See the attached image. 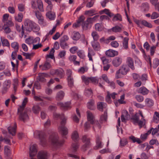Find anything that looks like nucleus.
Segmentation results:
<instances>
[{
	"instance_id": "nucleus-58",
	"label": "nucleus",
	"mask_w": 159,
	"mask_h": 159,
	"mask_svg": "<svg viewBox=\"0 0 159 159\" xmlns=\"http://www.w3.org/2000/svg\"><path fill=\"white\" fill-rule=\"evenodd\" d=\"M77 54L78 56H79L81 58L84 59L85 57L84 52L82 50L79 51L77 52Z\"/></svg>"
},
{
	"instance_id": "nucleus-10",
	"label": "nucleus",
	"mask_w": 159,
	"mask_h": 159,
	"mask_svg": "<svg viewBox=\"0 0 159 159\" xmlns=\"http://www.w3.org/2000/svg\"><path fill=\"white\" fill-rule=\"evenodd\" d=\"M93 22L92 19V18L89 17L87 19L86 21L82 24V27L83 30H87L89 28V24L92 23Z\"/></svg>"
},
{
	"instance_id": "nucleus-25",
	"label": "nucleus",
	"mask_w": 159,
	"mask_h": 159,
	"mask_svg": "<svg viewBox=\"0 0 159 159\" xmlns=\"http://www.w3.org/2000/svg\"><path fill=\"white\" fill-rule=\"evenodd\" d=\"M71 138L75 142H77L79 140L78 133L76 130L74 131L71 134Z\"/></svg>"
},
{
	"instance_id": "nucleus-57",
	"label": "nucleus",
	"mask_w": 159,
	"mask_h": 159,
	"mask_svg": "<svg viewBox=\"0 0 159 159\" xmlns=\"http://www.w3.org/2000/svg\"><path fill=\"white\" fill-rule=\"evenodd\" d=\"M98 79L96 77H90V82L93 84H98Z\"/></svg>"
},
{
	"instance_id": "nucleus-17",
	"label": "nucleus",
	"mask_w": 159,
	"mask_h": 159,
	"mask_svg": "<svg viewBox=\"0 0 159 159\" xmlns=\"http://www.w3.org/2000/svg\"><path fill=\"white\" fill-rule=\"evenodd\" d=\"M127 63L128 66L132 70H134L135 67L134 64V61L133 58L130 57H128L127 58Z\"/></svg>"
},
{
	"instance_id": "nucleus-41",
	"label": "nucleus",
	"mask_w": 159,
	"mask_h": 159,
	"mask_svg": "<svg viewBox=\"0 0 159 159\" xmlns=\"http://www.w3.org/2000/svg\"><path fill=\"white\" fill-rule=\"evenodd\" d=\"M95 55V53L93 50L89 48L88 49V57L89 58V61H93V60L92 59V56H94Z\"/></svg>"
},
{
	"instance_id": "nucleus-42",
	"label": "nucleus",
	"mask_w": 159,
	"mask_h": 159,
	"mask_svg": "<svg viewBox=\"0 0 159 159\" xmlns=\"http://www.w3.org/2000/svg\"><path fill=\"white\" fill-rule=\"evenodd\" d=\"M129 39L128 38H125L123 41V46L124 49H127L128 48V42Z\"/></svg>"
},
{
	"instance_id": "nucleus-6",
	"label": "nucleus",
	"mask_w": 159,
	"mask_h": 159,
	"mask_svg": "<svg viewBox=\"0 0 159 159\" xmlns=\"http://www.w3.org/2000/svg\"><path fill=\"white\" fill-rule=\"evenodd\" d=\"M129 69L126 65H123L120 68L116 71L115 77L117 79L121 78L120 74L122 75H125L129 71Z\"/></svg>"
},
{
	"instance_id": "nucleus-29",
	"label": "nucleus",
	"mask_w": 159,
	"mask_h": 159,
	"mask_svg": "<svg viewBox=\"0 0 159 159\" xmlns=\"http://www.w3.org/2000/svg\"><path fill=\"white\" fill-rule=\"evenodd\" d=\"M60 119L61 121L59 126H65L66 123L67 117L65 116L64 114H62Z\"/></svg>"
},
{
	"instance_id": "nucleus-24",
	"label": "nucleus",
	"mask_w": 159,
	"mask_h": 159,
	"mask_svg": "<svg viewBox=\"0 0 159 159\" xmlns=\"http://www.w3.org/2000/svg\"><path fill=\"white\" fill-rule=\"evenodd\" d=\"M51 67L50 64L48 62H46L43 65H41L39 66L41 69L43 70H46L49 69Z\"/></svg>"
},
{
	"instance_id": "nucleus-43",
	"label": "nucleus",
	"mask_w": 159,
	"mask_h": 159,
	"mask_svg": "<svg viewBox=\"0 0 159 159\" xmlns=\"http://www.w3.org/2000/svg\"><path fill=\"white\" fill-rule=\"evenodd\" d=\"M68 85L70 87H72L74 86V80L72 77H68Z\"/></svg>"
},
{
	"instance_id": "nucleus-3",
	"label": "nucleus",
	"mask_w": 159,
	"mask_h": 159,
	"mask_svg": "<svg viewBox=\"0 0 159 159\" xmlns=\"http://www.w3.org/2000/svg\"><path fill=\"white\" fill-rule=\"evenodd\" d=\"M35 138L39 139L40 140L41 144L43 146H45L47 143V140L46 138L45 133L43 131L36 130L34 134Z\"/></svg>"
},
{
	"instance_id": "nucleus-44",
	"label": "nucleus",
	"mask_w": 159,
	"mask_h": 159,
	"mask_svg": "<svg viewBox=\"0 0 159 159\" xmlns=\"http://www.w3.org/2000/svg\"><path fill=\"white\" fill-rule=\"evenodd\" d=\"M23 18V15L21 13H19L17 16L15 17V20L18 22H21Z\"/></svg>"
},
{
	"instance_id": "nucleus-18",
	"label": "nucleus",
	"mask_w": 159,
	"mask_h": 159,
	"mask_svg": "<svg viewBox=\"0 0 159 159\" xmlns=\"http://www.w3.org/2000/svg\"><path fill=\"white\" fill-rule=\"evenodd\" d=\"M58 129L61 135H66L68 133V129L65 126H59Z\"/></svg>"
},
{
	"instance_id": "nucleus-49",
	"label": "nucleus",
	"mask_w": 159,
	"mask_h": 159,
	"mask_svg": "<svg viewBox=\"0 0 159 159\" xmlns=\"http://www.w3.org/2000/svg\"><path fill=\"white\" fill-rule=\"evenodd\" d=\"M129 138L134 143L137 142L139 144H140L142 143V141H141L140 139L136 138L134 136H131Z\"/></svg>"
},
{
	"instance_id": "nucleus-52",
	"label": "nucleus",
	"mask_w": 159,
	"mask_h": 159,
	"mask_svg": "<svg viewBox=\"0 0 159 159\" xmlns=\"http://www.w3.org/2000/svg\"><path fill=\"white\" fill-rule=\"evenodd\" d=\"M32 111L34 113L38 114L40 111V108L38 106H34L33 107Z\"/></svg>"
},
{
	"instance_id": "nucleus-15",
	"label": "nucleus",
	"mask_w": 159,
	"mask_h": 159,
	"mask_svg": "<svg viewBox=\"0 0 159 159\" xmlns=\"http://www.w3.org/2000/svg\"><path fill=\"white\" fill-rule=\"evenodd\" d=\"M118 53L117 51L109 49L106 52V55L108 57H113L117 56Z\"/></svg>"
},
{
	"instance_id": "nucleus-7",
	"label": "nucleus",
	"mask_w": 159,
	"mask_h": 159,
	"mask_svg": "<svg viewBox=\"0 0 159 159\" xmlns=\"http://www.w3.org/2000/svg\"><path fill=\"white\" fill-rule=\"evenodd\" d=\"M82 141L83 143H84V144L82 146L81 148L82 151H85L90 145V139L85 135L82 137Z\"/></svg>"
},
{
	"instance_id": "nucleus-11",
	"label": "nucleus",
	"mask_w": 159,
	"mask_h": 159,
	"mask_svg": "<svg viewBox=\"0 0 159 159\" xmlns=\"http://www.w3.org/2000/svg\"><path fill=\"white\" fill-rule=\"evenodd\" d=\"M70 104L71 103L70 102H68L64 103L58 102L57 103V105L61 109L67 110L70 108Z\"/></svg>"
},
{
	"instance_id": "nucleus-31",
	"label": "nucleus",
	"mask_w": 159,
	"mask_h": 159,
	"mask_svg": "<svg viewBox=\"0 0 159 159\" xmlns=\"http://www.w3.org/2000/svg\"><path fill=\"white\" fill-rule=\"evenodd\" d=\"M96 147L97 148H101L102 147V142L101 139L98 135H97L96 137Z\"/></svg>"
},
{
	"instance_id": "nucleus-63",
	"label": "nucleus",
	"mask_w": 159,
	"mask_h": 159,
	"mask_svg": "<svg viewBox=\"0 0 159 159\" xmlns=\"http://www.w3.org/2000/svg\"><path fill=\"white\" fill-rule=\"evenodd\" d=\"M112 30L115 32H120L121 30V29L120 27L116 26L113 27Z\"/></svg>"
},
{
	"instance_id": "nucleus-60",
	"label": "nucleus",
	"mask_w": 159,
	"mask_h": 159,
	"mask_svg": "<svg viewBox=\"0 0 159 159\" xmlns=\"http://www.w3.org/2000/svg\"><path fill=\"white\" fill-rule=\"evenodd\" d=\"M38 20L39 23L43 26H45L47 25V24L44 21L43 16L41 18L38 19Z\"/></svg>"
},
{
	"instance_id": "nucleus-34",
	"label": "nucleus",
	"mask_w": 159,
	"mask_h": 159,
	"mask_svg": "<svg viewBox=\"0 0 159 159\" xmlns=\"http://www.w3.org/2000/svg\"><path fill=\"white\" fill-rule=\"evenodd\" d=\"M139 91V93L144 95L147 94L149 93V90L144 87L140 88Z\"/></svg>"
},
{
	"instance_id": "nucleus-21",
	"label": "nucleus",
	"mask_w": 159,
	"mask_h": 159,
	"mask_svg": "<svg viewBox=\"0 0 159 159\" xmlns=\"http://www.w3.org/2000/svg\"><path fill=\"white\" fill-rule=\"evenodd\" d=\"M16 124L15 123L14 126H9L7 128L9 133L13 136H15L16 134Z\"/></svg>"
},
{
	"instance_id": "nucleus-13",
	"label": "nucleus",
	"mask_w": 159,
	"mask_h": 159,
	"mask_svg": "<svg viewBox=\"0 0 159 159\" xmlns=\"http://www.w3.org/2000/svg\"><path fill=\"white\" fill-rule=\"evenodd\" d=\"M37 157L38 159H48L47 152L45 151H39L38 153Z\"/></svg>"
},
{
	"instance_id": "nucleus-62",
	"label": "nucleus",
	"mask_w": 159,
	"mask_h": 159,
	"mask_svg": "<svg viewBox=\"0 0 159 159\" xmlns=\"http://www.w3.org/2000/svg\"><path fill=\"white\" fill-rule=\"evenodd\" d=\"M145 102L147 103L148 106H152L153 105V102L152 100L150 98H147Z\"/></svg>"
},
{
	"instance_id": "nucleus-59",
	"label": "nucleus",
	"mask_w": 159,
	"mask_h": 159,
	"mask_svg": "<svg viewBox=\"0 0 159 159\" xmlns=\"http://www.w3.org/2000/svg\"><path fill=\"white\" fill-rule=\"evenodd\" d=\"M90 123L89 121H87L86 122L84 125V130L85 131H87L90 128Z\"/></svg>"
},
{
	"instance_id": "nucleus-64",
	"label": "nucleus",
	"mask_w": 159,
	"mask_h": 159,
	"mask_svg": "<svg viewBox=\"0 0 159 159\" xmlns=\"http://www.w3.org/2000/svg\"><path fill=\"white\" fill-rule=\"evenodd\" d=\"M159 17V14L156 12H153L151 15V19H154L158 18Z\"/></svg>"
},
{
	"instance_id": "nucleus-35",
	"label": "nucleus",
	"mask_w": 159,
	"mask_h": 159,
	"mask_svg": "<svg viewBox=\"0 0 159 159\" xmlns=\"http://www.w3.org/2000/svg\"><path fill=\"white\" fill-rule=\"evenodd\" d=\"M92 46L93 49L95 51H98L100 49V46L98 42H93L92 43Z\"/></svg>"
},
{
	"instance_id": "nucleus-1",
	"label": "nucleus",
	"mask_w": 159,
	"mask_h": 159,
	"mask_svg": "<svg viewBox=\"0 0 159 159\" xmlns=\"http://www.w3.org/2000/svg\"><path fill=\"white\" fill-rule=\"evenodd\" d=\"M24 25L26 30L29 32L32 30L34 32H37L39 30V27L29 19L25 20Z\"/></svg>"
},
{
	"instance_id": "nucleus-54",
	"label": "nucleus",
	"mask_w": 159,
	"mask_h": 159,
	"mask_svg": "<svg viewBox=\"0 0 159 159\" xmlns=\"http://www.w3.org/2000/svg\"><path fill=\"white\" fill-rule=\"evenodd\" d=\"M22 53L23 56L25 57L26 59H30L31 57H33L34 54V53H25V52H23Z\"/></svg>"
},
{
	"instance_id": "nucleus-9",
	"label": "nucleus",
	"mask_w": 159,
	"mask_h": 159,
	"mask_svg": "<svg viewBox=\"0 0 159 159\" xmlns=\"http://www.w3.org/2000/svg\"><path fill=\"white\" fill-rule=\"evenodd\" d=\"M11 84V82L10 80H7L4 82L2 91V94H5L7 93L8 89L10 87Z\"/></svg>"
},
{
	"instance_id": "nucleus-26",
	"label": "nucleus",
	"mask_w": 159,
	"mask_h": 159,
	"mask_svg": "<svg viewBox=\"0 0 159 159\" xmlns=\"http://www.w3.org/2000/svg\"><path fill=\"white\" fill-rule=\"evenodd\" d=\"M65 95V93L63 91H60L58 92L56 95V100L60 101L63 99Z\"/></svg>"
},
{
	"instance_id": "nucleus-61",
	"label": "nucleus",
	"mask_w": 159,
	"mask_h": 159,
	"mask_svg": "<svg viewBox=\"0 0 159 159\" xmlns=\"http://www.w3.org/2000/svg\"><path fill=\"white\" fill-rule=\"evenodd\" d=\"M159 65V60L158 58L155 59L153 61V67L156 68Z\"/></svg>"
},
{
	"instance_id": "nucleus-5",
	"label": "nucleus",
	"mask_w": 159,
	"mask_h": 159,
	"mask_svg": "<svg viewBox=\"0 0 159 159\" xmlns=\"http://www.w3.org/2000/svg\"><path fill=\"white\" fill-rule=\"evenodd\" d=\"M131 121L134 125L138 124L140 128H142L146 123L145 120L142 118L141 120L139 119V116L138 113H136L132 116L131 119Z\"/></svg>"
},
{
	"instance_id": "nucleus-53",
	"label": "nucleus",
	"mask_w": 159,
	"mask_h": 159,
	"mask_svg": "<svg viewBox=\"0 0 159 159\" xmlns=\"http://www.w3.org/2000/svg\"><path fill=\"white\" fill-rule=\"evenodd\" d=\"M107 116V113L106 111H105L104 113V114L102 115L100 117V120L102 122L103 121H106Z\"/></svg>"
},
{
	"instance_id": "nucleus-40",
	"label": "nucleus",
	"mask_w": 159,
	"mask_h": 159,
	"mask_svg": "<svg viewBox=\"0 0 159 159\" xmlns=\"http://www.w3.org/2000/svg\"><path fill=\"white\" fill-rule=\"evenodd\" d=\"M96 11L94 9H91L89 10L86 11H85L84 14L86 15H88L89 16H93L96 14Z\"/></svg>"
},
{
	"instance_id": "nucleus-47",
	"label": "nucleus",
	"mask_w": 159,
	"mask_h": 159,
	"mask_svg": "<svg viewBox=\"0 0 159 159\" xmlns=\"http://www.w3.org/2000/svg\"><path fill=\"white\" fill-rule=\"evenodd\" d=\"M95 29L96 30L101 31L103 30V27L102 24L98 23L95 24Z\"/></svg>"
},
{
	"instance_id": "nucleus-28",
	"label": "nucleus",
	"mask_w": 159,
	"mask_h": 159,
	"mask_svg": "<svg viewBox=\"0 0 159 159\" xmlns=\"http://www.w3.org/2000/svg\"><path fill=\"white\" fill-rule=\"evenodd\" d=\"M107 106V104L103 102H98L97 104L98 109L101 111H102L103 109L105 108Z\"/></svg>"
},
{
	"instance_id": "nucleus-14",
	"label": "nucleus",
	"mask_w": 159,
	"mask_h": 159,
	"mask_svg": "<svg viewBox=\"0 0 159 159\" xmlns=\"http://www.w3.org/2000/svg\"><path fill=\"white\" fill-rule=\"evenodd\" d=\"M87 113L88 121L90 122L91 124L93 125L95 120L94 115L89 111H87Z\"/></svg>"
},
{
	"instance_id": "nucleus-2",
	"label": "nucleus",
	"mask_w": 159,
	"mask_h": 159,
	"mask_svg": "<svg viewBox=\"0 0 159 159\" xmlns=\"http://www.w3.org/2000/svg\"><path fill=\"white\" fill-rule=\"evenodd\" d=\"M29 110L23 108V107H19L18 109V115H19V119L24 122L29 119L28 114Z\"/></svg>"
},
{
	"instance_id": "nucleus-4",
	"label": "nucleus",
	"mask_w": 159,
	"mask_h": 159,
	"mask_svg": "<svg viewBox=\"0 0 159 159\" xmlns=\"http://www.w3.org/2000/svg\"><path fill=\"white\" fill-rule=\"evenodd\" d=\"M59 137L56 134H53L49 137V141L52 145L55 147H59L62 145L64 142V140H58Z\"/></svg>"
},
{
	"instance_id": "nucleus-39",
	"label": "nucleus",
	"mask_w": 159,
	"mask_h": 159,
	"mask_svg": "<svg viewBox=\"0 0 159 159\" xmlns=\"http://www.w3.org/2000/svg\"><path fill=\"white\" fill-rule=\"evenodd\" d=\"M11 46L12 48L14 49L15 51H18L19 46L18 43L16 42H13L11 43Z\"/></svg>"
},
{
	"instance_id": "nucleus-36",
	"label": "nucleus",
	"mask_w": 159,
	"mask_h": 159,
	"mask_svg": "<svg viewBox=\"0 0 159 159\" xmlns=\"http://www.w3.org/2000/svg\"><path fill=\"white\" fill-rule=\"evenodd\" d=\"M149 5L148 3H143L142 4L141 6V10L144 12L148 11L149 9Z\"/></svg>"
},
{
	"instance_id": "nucleus-30",
	"label": "nucleus",
	"mask_w": 159,
	"mask_h": 159,
	"mask_svg": "<svg viewBox=\"0 0 159 159\" xmlns=\"http://www.w3.org/2000/svg\"><path fill=\"white\" fill-rule=\"evenodd\" d=\"M46 16L50 20H53L55 17V13L52 11H48L46 13Z\"/></svg>"
},
{
	"instance_id": "nucleus-23",
	"label": "nucleus",
	"mask_w": 159,
	"mask_h": 159,
	"mask_svg": "<svg viewBox=\"0 0 159 159\" xmlns=\"http://www.w3.org/2000/svg\"><path fill=\"white\" fill-rule=\"evenodd\" d=\"M87 107L90 110H94L95 109L94 101L93 99L90 100L87 103Z\"/></svg>"
},
{
	"instance_id": "nucleus-16",
	"label": "nucleus",
	"mask_w": 159,
	"mask_h": 159,
	"mask_svg": "<svg viewBox=\"0 0 159 159\" xmlns=\"http://www.w3.org/2000/svg\"><path fill=\"white\" fill-rule=\"evenodd\" d=\"M122 59L119 57H115L112 61L113 65L115 67L119 66L121 63Z\"/></svg>"
},
{
	"instance_id": "nucleus-19",
	"label": "nucleus",
	"mask_w": 159,
	"mask_h": 159,
	"mask_svg": "<svg viewBox=\"0 0 159 159\" xmlns=\"http://www.w3.org/2000/svg\"><path fill=\"white\" fill-rule=\"evenodd\" d=\"M55 74L61 78L64 77L65 75V72L62 69H59L55 70Z\"/></svg>"
},
{
	"instance_id": "nucleus-46",
	"label": "nucleus",
	"mask_w": 159,
	"mask_h": 159,
	"mask_svg": "<svg viewBox=\"0 0 159 159\" xmlns=\"http://www.w3.org/2000/svg\"><path fill=\"white\" fill-rule=\"evenodd\" d=\"M122 18L121 15L119 14H117L114 16L112 19L113 21L117 20L122 21Z\"/></svg>"
},
{
	"instance_id": "nucleus-45",
	"label": "nucleus",
	"mask_w": 159,
	"mask_h": 159,
	"mask_svg": "<svg viewBox=\"0 0 159 159\" xmlns=\"http://www.w3.org/2000/svg\"><path fill=\"white\" fill-rule=\"evenodd\" d=\"M79 146V144L78 142L72 143L71 147L74 152H76L78 149Z\"/></svg>"
},
{
	"instance_id": "nucleus-50",
	"label": "nucleus",
	"mask_w": 159,
	"mask_h": 159,
	"mask_svg": "<svg viewBox=\"0 0 159 159\" xmlns=\"http://www.w3.org/2000/svg\"><path fill=\"white\" fill-rule=\"evenodd\" d=\"M94 41H97L99 38V36L98 33L96 31H93L91 34Z\"/></svg>"
},
{
	"instance_id": "nucleus-8",
	"label": "nucleus",
	"mask_w": 159,
	"mask_h": 159,
	"mask_svg": "<svg viewBox=\"0 0 159 159\" xmlns=\"http://www.w3.org/2000/svg\"><path fill=\"white\" fill-rule=\"evenodd\" d=\"M37 145L33 144L30 148L29 156L32 158L30 159H36L32 157L35 156L37 154Z\"/></svg>"
},
{
	"instance_id": "nucleus-38",
	"label": "nucleus",
	"mask_w": 159,
	"mask_h": 159,
	"mask_svg": "<svg viewBox=\"0 0 159 159\" xmlns=\"http://www.w3.org/2000/svg\"><path fill=\"white\" fill-rule=\"evenodd\" d=\"M81 79L83 82L86 85H88L90 82V77H88L84 75L81 76Z\"/></svg>"
},
{
	"instance_id": "nucleus-51",
	"label": "nucleus",
	"mask_w": 159,
	"mask_h": 159,
	"mask_svg": "<svg viewBox=\"0 0 159 159\" xmlns=\"http://www.w3.org/2000/svg\"><path fill=\"white\" fill-rule=\"evenodd\" d=\"M141 24L144 26L148 28H151L152 27V24L145 20H142L141 21Z\"/></svg>"
},
{
	"instance_id": "nucleus-12",
	"label": "nucleus",
	"mask_w": 159,
	"mask_h": 159,
	"mask_svg": "<svg viewBox=\"0 0 159 159\" xmlns=\"http://www.w3.org/2000/svg\"><path fill=\"white\" fill-rule=\"evenodd\" d=\"M85 17L83 15L80 16L78 19L76 23H75L73 25V27L77 28L80 26L81 25V23L82 24L85 21H84L85 19Z\"/></svg>"
},
{
	"instance_id": "nucleus-33",
	"label": "nucleus",
	"mask_w": 159,
	"mask_h": 159,
	"mask_svg": "<svg viewBox=\"0 0 159 159\" xmlns=\"http://www.w3.org/2000/svg\"><path fill=\"white\" fill-rule=\"evenodd\" d=\"M37 3L38 5V8L40 11L43 12L44 11L43 4L42 1L41 0H37Z\"/></svg>"
},
{
	"instance_id": "nucleus-55",
	"label": "nucleus",
	"mask_w": 159,
	"mask_h": 159,
	"mask_svg": "<svg viewBox=\"0 0 159 159\" xmlns=\"http://www.w3.org/2000/svg\"><path fill=\"white\" fill-rule=\"evenodd\" d=\"M85 95L88 97L91 96L92 95V91L90 89H86L85 90Z\"/></svg>"
},
{
	"instance_id": "nucleus-32",
	"label": "nucleus",
	"mask_w": 159,
	"mask_h": 159,
	"mask_svg": "<svg viewBox=\"0 0 159 159\" xmlns=\"http://www.w3.org/2000/svg\"><path fill=\"white\" fill-rule=\"evenodd\" d=\"M1 40L3 46H6L10 47V43L7 39H5L4 37H1Z\"/></svg>"
},
{
	"instance_id": "nucleus-22",
	"label": "nucleus",
	"mask_w": 159,
	"mask_h": 159,
	"mask_svg": "<svg viewBox=\"0 0 159 159\" xmlns=\"http://www.w3.org/2000/svg\"><path fill=\"white\" fill-rule=\"evenodd\" d=\"M39 80L42 82H44L46 81V79L44 78L45 77H47L48 76L47 74L42 73H39Z\"/></svg>"
},
{
	"instance_id": "nucleus-20",
	"label": "nucleus",
	"mask_w": 159,
	"mask_h": 159,
	"mask_svg": "<svg viewBox=\"0 0 159 159\" xmlns=\"http://www.w3.org/2000/svg\"><path fill=\"white\" fill-rule=\"evenodd\" d=\"M130 116L126 110L123 111L122 114L121 116V120L122 122H125L126 120L129 118Z\"/></svg>"
},
{
	"instance_id": "nucleus-48",
	"label": "nucleus",
	"mask_w": 159,
	"mask_h": 159,
	"mask_svg": "<svg viewBox=\"0 0 159 159\" xmlns=\"http://www.w3.org/2000/svg\"><path fill=\"white\" fill-rule=\"evenodd\" d=\"M13 85V89L15 92H16L17 90V88L18 86V81L17 79H16L14 80Z\"/></svg>"
},
{
	"instance_id": "nucleus-37",
	"label": "nucleus",
	"mask_w": 159,
	"mask_h": 159,
	"mask_svg": "<svg viewBox=\"0 0 159 159\" xmlns=\"http://www.w3.org/2000/svg\"><path fill=\"white\" fill-rule=\"evenodd\" d=\"M10 148V147L8 146H4V154L8 157L10 156L11 155Z\"/></svg>"
},
{
	"instance_id": "nucleus-27",
	"label": "nucleus",
	"mask_w": 159,
	"mask_h": 159,
	"mask_svg": "<svg viewBox=\"0 0 159 159\" xmlns=\"http://www.w3.org/2000/svg\"><path fill=\"white\" fill-rule=\"evenodd\" d=\"M81 35L80 33L77 31H74L71 35L72 39L74 40H78L80 38Z\"/></svg>"
},
{
	"instance_id": "nucleus-56",
	"label": "nucleus",
	"mask_w": 159,
	"mask_h": 159,
	"mask_svg": "<svg viewBox=\"0 0 159 159\" xmlns=\"http://www.w3.org/2000/svg\"><path fill=\"white\" fill-rule=\"evenodd\" d=\"M16 27L17 30L19 32H20V31H21V33L22 34H24V31L23 29V25H22L21 28L19 25L17 24H16Z\"/></svg>"
}]
</instances>
